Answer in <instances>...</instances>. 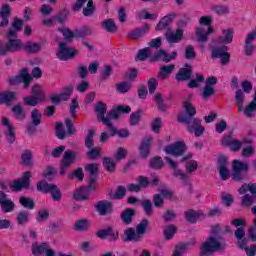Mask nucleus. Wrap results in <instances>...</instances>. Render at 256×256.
Wrapping results in <instances>:
<instances>
[{
    "label": "nucleus",
    "instance_id": "obj_1",
    "mask_svg": "<svg viewBox=\"0 0 256 256\" xmlns=\"http://www.w3.org/2000/svg\"><path fill=\"white\" fill-rule=\"evenodd\" d=\"M219 229V225L212 228V235L208 237L200 248V256L213 255V253H216V251L221 253L227 249V243L221 242L217 239V237H215V235L219 233Z\"/></svg>",
    "mask_w": 256,
    "mask_h": 256
},
{
    "label": "nucleus",
    "instance_id": "obj_2",
    "mask_svg": "<svg viewBox=\"0 0 256 256\" xmlns=\"http://www.w3.org/2000/svg\"><path fill=\"white\" fill-rule=\"evenodd\" d=\"M84 171L88 175L86 191H95L97 189V179H99V164L88 163L84 166Z\"/></svg>",
    "mask_w": 256,
    "mask_h": 256
},
{
    "label": "nucleus",
    "instance_id": "obj_3",
    "mask_svg": "<svg viewBox=\"0 0 256 256\" xmlns=\"http://www.w3.org/2000/svg\"><path fill=\"white\" fill-rule=\"evenodd\" d=\"M182 107L185 112H180L178 114V123H182L183 125H191L193 119H195V115H197V109L189 100H185Z\"/></svg>",
    "mask_w": 256,
    "mask_h": 256
},
{
    "label": "nucleus",
    "instance_id": "obj_4",
    "mask_svg": "<svg viewBox=\"0 0 256 256\" xmlns=\"http://www.w3.org/2000/svg\"><path fill=\"white\" fill-rule=\"evenodd\" d=\"M247 171H249V164L241 160H234L232 164V180L236 183H241L247 179Z\"/></svg>",
    "mask_w": 256,
    "mask_h": 256
},
{
    "label": "nucleus",
    "instance_id": "obj_5",
    "mask_svg": "<svg viewBox=\"0 0 256 256\" xmlns=\"http://www.w3.org/2000/svg\"><path fill=\"white\" fill-rule=\"evenodd\" d=\"M211 59H220L221 65H228V63H231V54L227 51H229V47L226 45L222 46H211Z\"/></svg>",
    "mask_w": 256,
    "mask_h": 256
},
{
    "label": "nucleus",
    "instance_id": "obj_6",
    "mask_svg": "<svg viewBox=\"0 0 256 256\" xmlns=\"http://www.w3.org/2000/svg\"><path fill=\"white\" fill-rule=\"evenodd\" d=\"M7 81L12 87L19 85V83H23V89H29V85H31V74H29L27 68H23L20 71V75L10 76Z\"/></svg>",
    "mask_w": 256,
    "mask_h": 256
},
{
    "label": "nucleus",
    "instance_id": "obj_7",
    "mask_svg": "<svg viewBox=\"0 0 256 256\" xmlns=\"http://www.w3.org/2000/svg\"><path fill=\"white\" fill-rule=\"evenodd\" d=\"M23 51V40L19 38H9L2 48L0 55L5 57L8 53H17Z\"/></svg>",
    "mask_w": 256,
    "mask_h": 256
},
{
    "label": "nucleus",
    "instance_id": "obj_8",
    "mask_svg": "<svg viewBox=\"0 0 256 256\" xmlns=\"http://www.w3.org/2000/svg\"><path fill=\"white\" fill-rule=\"evenodd\" d=\"M166 155H172V157H183L187 153V145L184 141H176L164 148Z\"/></svg>",
    "mask_w": 256,
    "mask_h": 256
},
{
    "label": "nucleus",
    "instance_id": "obj_9",
    "mask_svg": "<svg viewBox=\"0 0 256 256\" xmlns=\"http://www.w3.org/2000/svg\"><path fill=\"white\" fill-rule=\"evenodd\" d=\"M77 161V152L66 150L60 161V175H67V169Z\"/></svg>",
    "mask_w": 256,
    "mask_h": 256
},
{
    "label": "nucleus",
    "instance_id": "obj_10",
    "mask_svg": "<svg viewBox=\"0 0 256 256\" xmlns=\"http://www.w3.org/2000/svg\"><path fill=\"white\" fill-rule=\"evenodd\" d=\"M95 211L98 212L100 217H107L113 215L115 208L113 207V202L109 200H100L94 205Z\"/></svg>",
    "mask_w": 256,
    "mask_h": 256
},
{
    "label": "nucleus",
    "instance_id": "obj_11",
    "mask_svg": "<svg viewBox=\"0 0 256 256\" xmlns=\"http://www.w3.org/2000/svg\"><path fill=\"white\" fill-rule=\"evenodd\" d=\"M11 189L16 192L22 189H31V171L24 172L22 179L14 180Z\"/></svg>",
    "mask_w": 256,
    "mask_h": 256
},
{
    "label": "nucleus",
    "instance_id": "obj_12",
    "mask_svg": "<svg viewBox=\"0 0 256 256\" xmlns=\"http://www.w3.org/2000/svg\"><path fill=\"white\" fill-rule=\"evenodd\" d=\"M76 55L77 50L67 47V43L61 42L59 44L57 57L60 59V61H69V59H73V57Z\"/></svg>",
    "mask_w": 256,
    "mask_h": 256
},
{
    "label": "nucleus",
    "instance_id": "obj_13",
    "mask_svg": "<svg viewBox=\"0 0 256 256\" xmlns=\"http://www.w3.org/2000/svg\"><path fill=\"white\" fill-rule=\"evenodd\" d=\"M0 208L2 213H13L15 211V202L3 190L0 191Z\"/></svg>",
    "mask_w": 256,
    "mask_h": 256
},
{
    "label": "nucleus",
    "instance_id": "obj_14",
    "mask_svg": "<svg viewBox=\"0 0 256 256\" xmlns=\"http://www.w3.org/2000/svg\"><path fill=\"white\" fill-rule=\"evenodd\" d=\"M232 227L237 228L234 231V237L237 241H241V239L245 238V226L247 225V221L243 218H236L231 221Z\"/></svg>",
    "mask_w": 256,
    "mask_h": 256
},
{
    "label": "nucleus",
    "instance_id": "obj_15",
    "mask_svg": "<svg viewBox=\"0 0 256 256\" xmlns=\"http://www.w3.org/2000/svg\"><path fill=\"white\" fill-rule=\"evenodd\" d=\"M193 77V67L189 63H185L184 67L180 68L175 76L178 83L189 81Z\"/></svg>",
    "mask_w": 256,
    "mask_h": 256
},
{
    "label": "nucleus",
    "instance_id": "obj_16",
    "mask_svg": "<svg viewBox=\"0 0 256 256\" xmlns=\"http://www.w3.org/2000/svg\"><path fill=\"white\" fill-rule=\"evenodd\" d=\"M173 175L182 181L184 187H188L187 191L189 195H193V193H195V188H193V184L191 183V179H189V175L185 174L183 170L174 169Z\"/></svg>",
    "mask_w": 256,
    "mask_h": 256
},
{
    "label": "nucleus",
    "instance_id": "obj_17",
    "mask_svg": "<svg viewBox=\"0 0 256 256\" xmlns=\"http://www.w3.org/2000/svg\"><path fill=\"white\" fill-rule=\"evenodd\" d=\"M2 125L4 127H7V130L4 133L7 142L9 143V145H13V143H15V141L17 140V134L15 133V128H13V125L11 124V122L9 121V118L7 117L2 118Z\"/></svg>",
    "mask_w": 256,
    "mask_h": 256
},
{
    "label": "nucleus",
    "instance_id": "obj_18",
    "mask_svg": "<svg viewBox=\"0 0 256 256\" xmlns=\"http://www.w3.org/2000/svg\"><path fill=\"white\" fill-rule=\"evenodd\" d=\"M255 39H256V31H252L247 34L245 38L244 44V53L246 57H251L253 53H255Z\"/></svg>",
    "mask_w": 256,
    "mask_h": 256
},
{
    "label": "nucleus",
    "instance_id": "obj_19",
    "mask_svg": "<svg viewBox=\"0 0 256 256\" xmlns=\"http://www.w3.org/2000/svg\"><path fill=\"white\" fill-rule=\"evenodd\" d=\"M218 169L220 173V179H222V181H227V179L231 178V172L227 167V156L218 157Z\"/></svg>",
    "mask_w": 256,
    "mask_h": 256
},
{
    "label": "nucleus",
    "instance_id": "obj_20",
    "mask_svg": "<svg viewBox=\"0 0 256 256\" xmlns=\"http://www.w3.org/2000/svg\"><path fill=\"white\" fill-rule=\"evenodd\" d=\"M177 58V51H173L171 55L167 51L160 49L152 57V61H163V63H171L173 59Z\"/></svg>",
    "mask_w": 256,
    "mask_h": 256
},
{
    "label": "nucleus",
    "instance_id": "obj_21",
    "mask_svg": "<svg viewBox=\"0 0 256 256\" xmlns=\"http://www.w3.org/2000/svg\"><path fill=\"white\" fill-rule=\"evenodd\" d=\"M187 131L194 133L195 137H201L205 133V127L201 125V119L194 118L193 121L188 124Z\"/></svg>",
    "mask_w": 256,
    "mask_h": 256
},
{
    "label": "nucleus",
    "instance_id": "obj_22",
    "mask_svg": "<svg viewBox=\"0 0 256 256\" xmlns=\"http://www.w3.org/2000/svg\"><path fill=\"white\" fill-rule=\"evenodd\" d=\"M151 141H153L151 136H147L146 138L142 139L139 146V153L142 159H147V157L151 155Z\"/></svg>",
    "mask_w": 256,
    "mask_h": 256
},
{
    "label": "nucleus",
    "instance_id": "obj_23",
    "mask_svg": "<svg viewBox=\"0 0 256 256\" xmlns=\"http://www.w3.org/2000/svg\"><path fill=\"white\" fill-rule=\"evenodd\" d=\"M94 111L96 113L97 120L100 121V123H105V121H108L109 118L105 117V114L107 113V104L104 102H97L94 106Z\"/></svg>",
    "mask_w": 256,
    "mask_h": 256
},
{
    "label": "nucleus",
    "instance_id": "obj_24",
    "mask_svg": "<svg viewBox=\"0 0 256 256\" xmlns=\"http://www.w3.org/2000/svg\"><path fill=\"white\" fill-rule=\"evenodd\" d=\"M213 33V27L209 26L207 31L203 27L196 28V41L198 43H207L209 41V35Z\"/></svg>",
    "mask_w": 256,
    "mask_h": 256
},
{
    "label": "nucleus",
    "instance_id": "obj_25",
    "mask_svg": "<svg viewBox=\"0 0 256 256\" xmlns=\"http://www.w3.org/2000/svg\"><path fill=\"white\" fill-rule=\"evenodd\" d=\"M177 17V14L175 12H172L164 17L158 22V24L155 27L156 31H163V29H167L172 23V21H175V18Z\"/></svg>",
    "mask_w": 256,
    "mask_h": 256
},
{
    "label": "nucleus",
    "instance_id": "obj_26",
    "mask_svg": "<svg viewBox=\"0 0 256 256\" xmlns=\"http://www.w3.org/2000/svg\"><path fill=\"white\" fill-rule=\"evenodd\" d=\"M183 33V29H176L175 32L168 30L165 33V39L168 43H181V41H183Z\"/></svg>",
    "mask_w": 256,
    "mask_h": 256
},
{
    "label": "nucleus",
    "instance_id": "obj_27",
    "mask_svg": "<svg viewBox=\"0 0 256 256\" xmlns=\"http://www.w3.org/2000/svg\"><path fill=\"white\" fill-rule=\"evenodd\" d=\"M147 33H149V24H144L142 27L128 32L127 37L135 41V39H139V37H143V35H147Z\"/></svg>",
    "mask_w": 256,
    "mask_h": 256
},
{
    "label": "nucleus",
    "instance_id": "obj_28",
    "mask_svg": "<svg viewBox=\"0 0 256 256\" xmlns=\"http://www.w3.org/2000/svg\"><path fill=\"white\" fill-rule=\"evenodd\" d=\"M17 94L13 91H2L0 92V105H7V107L11 106V103L15 101Z\"/></svg>",
    "mask_w": 256,
    "mask_h": 256
},
{
    "label": "nucleus",
    "instance_id": "obj_29",
    "mask_svg": "<svg viewBox=\"0 0 256 256\" xmlns=\"http://www.w3.org/2000/svg\"><path fill=\"white\" fill-rule=\"evenodd\" d=\"M137 215V212L133 208H126L120 214V219L124 225H131L133 223V217Z\"/></svg>",
    "mask_w": 256,
    "mask_h": 256
},
{
    "label": "nucleus",
    "instance_id": "obj_30",
    "mask_svg": "<svg viewBox=\"0 0 256 256\" xmlns=\"http://www.w3.org/2000/svg\"><path fill=\"white\" fill-rule=\"evenodd\" d=\"M204 215L205 214H203V211H201V210L189 209L184 212V217H185L186 221L188 223H192V224L197 223V219H199V217H203Z\"/></svg>",
    "mask_w": 256,
    "mask_h": 256
},
{
    "label": "nucleus",
    "instance_id": "obj_31",
    "mask_svg": "<svg viewBox=\"0 0 256 256\" xmlns=\"http://www.w3.org/2000/svg\"><path fill=\"white\" fill-rule=\"evenodd\" d=\"M141 238H139L137 232L135 231V228L128 227L124 230V243H129L131 241L139 242Z\"/></svg>",
    "mask_w": 256,
    "mask_h": 256
},
{
    "label": "nucleus",
    "instance_id": "obj_32",
    "mask_svg": "<svg viewBox=\"0 0 256 256\" xmlns=\"http://www.w3.org/2000/svg\"><path fill=\"white\" fill-rule=\"evenodd\" d=\"M29 221H31L29 211L21 210L20 212H18L16 216V223L18 227H25V225H27Z\"/></svg>",
    "mask_w": 256,
    "mask_h": 256
},
{
    "label": "nucleus",
    "instance_id": "obj_33",
    "mask_svg": "<svg viewBox=\"0 0 256 256\" xmlns=\"http://www.w3.org/2000/svg\"><path fill=\"white\" fill-rule=\"evenodd\" d=\"M238 247L246 251L247 256H255L256 255V244H252L250 247H247V238L244 237L241 240H238Z\"/></svg>",
    "mask_w": 256,
    "mask_h": 256
},
{
    "label": "nucleus",
    "instance_id": "obj_34",
    "mask_svg": "<svg viewBox=\"0 0 256 256\" xmlns=\"http://www.w3.org/2000/svg\"><path fill=\"white\" fill-rule=\"evenodd\" d=\"M218 43H221L222 45H229L233 43V30H222V35L218 37Z\"/></svg>",
    "mask_w": 256,
    "mask_h": 256
},
{
    "label": "nucleus",
    "instance_id": "obj_35",
    "mask_svg": "<svg viewBox=\"0 0 256 256\" xmlns=\"http://www.w3.org/2000/svg\"><path fill=\"white\" fill-rule=\"evenodd\" d=\"M22 51H26L29 55H33L34 53H39V51H41V45L39 43L28 41L23 43Z\"/></svg>",
    "mask_w": 256,
    "mask_h": 256
},
{
    "label": "nucleus",
    "instance_id": "obj_36",
    "mask_svg": "<svg viewBox=\"0 0 256 256\" xmlns=\"http://www.w3.org/2000/svg\"><path fill=\"white\" fill-rule=\"evenodd\" d=\"M89 35H93V29L89 25L82 26L75 30L76 39H85V37H89Z\"/></svg>",
    "mask_w": 256,
    "mask_h": 256
},
{
    "label": "nucleus",
    "instance_id": "obj_37",
    "mask_svg": "<svg viewBox=\"0 0 256 256\" xmlns=\"http://www.w3.org/2000/svg\"><path fill=\"white\" fill-rule=\"evenodd\" d=\"M102 28L107 31V33H117V31H119V26H117L115 20L111 18L102 22Z\"/></svg>",
    "mask_w": 256,
    "mask_h": 256
},
{
    "label": "nucleus",
    "instance_id": "obj_38",
    "mask_svg": "<svg viewBox=\"0 0 256 256\" xmlns=\"http://www.w3.org/2000/svg\"><path fill=\"white\" fill-rule=\"evenodd\" d=\"M49 245L47 243H41L34 242L32 244V255L34 256H41L45 251H47V248Z\"/></svg>",
    "mask_w": 256,
    "mask_h": 256
},
{
    "label": "nucleus",
    "instance_id": "obj_39",
    "mask_svg": "<svg viewBox=\"0 0 256 256\" xmlns=\"http://www.w3.org/2000/svg\"><path fill=\"white\" fill-rule=\"evenodd\" d=\"M12 113L18 121H24L27 117V112L23 109V106L16 104L12 107Z\"/></svg>",
    "mask_w": 256,
    "mask_h": 256
},
{
    "label": "nucleus",
    "instance_id": "obj_40",
    "mask_svg": "<svg viewBox=\"0 0 256 256\" xmlns=\"http://www.w3.org/2000/svg\"><path fill=\"white\" fill-rule=\"evenodd\" d=\"M102 165L108 173H115V169L117 168L115 160L109 157L102 158Z\"/></svg>",
    "mask_w": 256,
    "mask_h": 256
},
{
    "label": "nucleus",
    "instance_id": "obj_41",
    "mask_svg": "<svg viewBox=\"0 0 256 256\" xmlns=\"http://www.w3.org/2000/svg\"><path fill=\"white\" fill-rule=\"evenodd\" d=\"M19 203L22 207H24V209H29L30 211L35 209V200H33V198L21 196L19 198Z\"/></svg>",
    "mask_w": 256,
    "mask_h": 256
},
{
    "label": "nucleus",
    "instance_id": "obj_42",
    "mask_svg": "<svg viewBox=\"0 0 256 256\" xmlns=\"http://www.w3.org/2000/svg\"><path fill=\"white\" fill-rule=\"evenodd\" d=\"M31 94L35 97L38 101L43 102L45 101V94L43 93V87L39 84H35L32 87Z\"/></svg>",
    "mask_w": 256,
    "mask_h": 256
},
{
    "label": "nucleus",
    "instance_id": "obj_43",
    "mask_svg": "<svg viewBox=\"0 0 256 256\" xmlns=\"http://www.w3.org/2000/svg\"><path fill=\"white\" fill-rule=\"evenodd\" d=\"M147 227H149V220L147 218H143L136 226V233L140 239L147 233Z\"/></svg>",
    "mask_w": 256,
    "mask_h": 256
},
{
    "label": "nucleus",
    "instance_id": "obj_44",
    "mask_svg": "<svg viewBox=\"0 0 256 256\" xmlns=\"http://www.w3.org/2000/svg\"><path fill=\"white\" fill-rule=\"evenodd\" d=\"M95 130L94 129H89L88 130V134L86 135L85 139H84V145L86 149H91L93 147H95Z\"/></svg>",
    "mask_w": 256,
    "mask_h": 256
},
{
    "label": "nucleus",
    "instance_id": "obj_45",
    "mask_svg": "<svg viewBox=\"0 0 256 256\" xmlns=\"http://www.w3.org/2000/svg\"><path fill=\"white\" fill-rule=\"evenodd\" d=\"M21 161L26 167H31V165H33V153L31 150L26 149L23 151L21 154Z\"/></svg>",
    "mask_w": 256,
    "mask_h": 256
},
{
    "label": "nucleus",
    "instance_id": "obj_46",
    "mask_svg": "<svg viewBox=\"0 0 256 256\" xmlns=\"http://www.w3.org/2000/svg\"><path fill=\"white\" fill-rule=\"evenodd\" d=\"M54 185L55 184H49V183L41 180L36 184V189H37V191H39V193L47 194V193H50V191L53 189Z\"/></svg>",
    "mask_w": 256,
    "mask_h": 256
},
{
    "label": "nucleus",
    "instance_id": "obj_47",
    "mask_svg": "<svg viewBox=\"0 0 256 256\" xmlns=\"http://www.w3.org/2000/svg\"><path fill=\"white\" fill-rule=\"evenodd\" d=\"M163 165H165V162H163V158L161 156H154L150 160V168L155 169L156 171L163 169Z\"/></svg>",
    "mask_w": 256,
    "mask_h": 256
},
{
    "label": "nucleus",
    "instance_id": "obj_48",
    "mask_svg": "<svg viewBox=\"0 0 256 256\" xmlns=\"http://www.w3.org/2000/svg\"><path fill=\"white\" fill-rule=\"evenodd\" d=\"M86 157H88L91 161L99 159V157H101V147L93 146L92 148H88Z\"/></svg>",
    "mask_w": 256,
    "mask_h": 256
},
{
    "label": "nucleus",
    "instance_id": "obj_49",
    "mask_svg": "<svg viewBox=\"0 0 256 256\" xmlns=\"http://www.w3.org/2000/svg\"><path fill=\"white\" fill-rule=\"evenodd\" d=\"M163 233H164L165 239L167 241H171V239L175 237V233H177V227H175V225L173 224H169L165 226Z\"/></svg>",
    "mask_w": 256,
    "mask_h": 256
},
{
    "label": "nucleus",
    "instance_id": "obj_50",
    "mask_svg": "<svg viewBox=\"0 0 256 256\" xmlns=\"http://www.w3.org/2000/svg\"><path fill=\"white\" fill-rule=\"evenodd\" d=\"M75 90V87L73 85L65 86L62 89V92L60 93V97L62 98V101H69L71 99V96L73 95V91Z\"/></svg>",
    "mask_w": 256,
    "mask_h": 256
},
{
    "label": "nucleus",
    "instance_id": "obj_51",
    "mask_svg": "<svg viewBox=\"0 0 256 256\" xmlns=\"http://www.w3.org/2000/svg\"><path fill=\"white\" fill-rule=\"evenodd\" d=\"M173 69H175V64L160 67L158 77L163 80L167 79V75H171V73H173Z\"/></svg>",
    "mask_w": 256,
    "mask_h": 256
},
{
    "label": "nucleus",
    "instance_id": "obj_52",
    "mask_svg": "<svg viewBox=\"0 0 256 256\" xmlns=\"http://www.w3.org/2000/svg\"><path fill=\"white\" fill-rule=\"evenodd\" d=\"M184 57L188 61H193L197 59V52L195 51V47L193 45H187L184 51Z\"/></svg>",
    "mask_w": 256,
    "mask_h": 256
},
{
    "label": "nucleus",
    "instance_id": "obj_53",
    "mask_svg": "<svg viewBox=\"0 0 256 256\" xmlns=\"http://www.w3.org/2000/svg\"><path fill=\"white\" fill-rule=\"evenodd\" d=\"M116 91L120 95H125V93H129L131 91V83L124 81L116 84Z\"/></svg>",
    "mask_w": 256,
    "mask_h": 256
},
{
    "label": "nucleus",
    "instance_id": "obj_54",
    "mask_svg": "<svg viewBox=\"0 0 256 256\" xmlns=\"http://www.w3.org/2000/svg\"><path fill=\"white\" fill-rule=\"evenodd\" d=\"M84 17H92L95 14V2L93 0H88L87 5L82 10Z\"/></svg>",
    "mask_w": 256,
    "mask_h": 256
},
{
    "label": "nucleus",
    "instance_id": "obj_55",
    "mask_svg": "<svg viewBox=\"0 0 256 256\" xmlns=\"http://www.w3.org/2000/svg\"><path fill=\"white\" fill-rule=\"evenodd\" d=\"M89 220L87 219H80L76 220L74 223V229L75 231H87L89 229Z\"/></svg>",
    "mask_w": 256,
    "mask_h": 256
},
{
    "label": "nucleus",
    "instance_id": "obj_56",
    "mask_svg": "<svg viewBox=\"0 0 256 256\" xmlns=\"http://www.w3.org/2000/svg\"><path fill=\"white\" fill-rule=\"evenodd\" d=\"M41 113L37 108H34L31 111V124L34 125V127H39L41 125Z\"/></svg>",
    "mask_w": 256,
    "mask_h": 256
},
{
    "label": "nucleus",
    "instance_id": "obj_57",
    "mask_svg": "<svg viewBox=\"0 0 256 256\" xmlns=\"http://www.w3.org/2000/svg\"><path fill=\"white\" fill-rule=\"evenodd\" d=\"M143 115V110L139 109L135 112H132L130 115L129 123L131 127H135L141 121V116Z\"/></svg>",
    "mask_w": 256,
    "mask_h": 256
},
{
    "label": "nucleus",
    "instance_id": "obj_58",
    "mask_svg": "<svg viewBox=\"0 0 256 256\" xmlns=\"http://www.w3.org/2000/svg\"><path fill=\"white\" fill-rule=\"evenodd\" d=\"M69 16V11L67 9L62 10L60 13L53 15V19L55 23H59L63 25L67 21V17Z\"/></svg>",
    "mask_w": 256,
    "mask_h": 256
},
{
    "label": "nucleus",
    "instance_id": "obj_59",
    "mask_svg": "<svg viewBox=\"0 0 256 256\" xmlns=\"http://www.w3.org/2000/svg\"><path fill=\"white\" fill-rule=\"evenodd\" d=\"M59 33H62L64 39L71 43L73 41V37H75V30L71 31V29L67 27L58 28Z\"/></svg>",
    "mask_w": 256,
    "mask_h": 256
},
{
    "label": "nucleus",
    "instance_id": "obj_60",
    "mask_svg": "<svg viewBox=\"0 0 256 256\" xmlns=\"http://www.w3.org/2000/svg\"><path fill=\"white\" fill-rule=\"evenodd\" d=\"M75 201H87L89 199V195L85 193V187H80L73 194Z\"/></svg>",
    "mask_w": 256,
    "mask_h": 256
},
{
    "label": "nucleus",
    "instance_id": "obj_61",
    "mask_svg": "<svg viewBox=\"0 0 256 256\" xmlns=\"http://www.w3.org/2000/svg\"><path fill=\"white\" fill-rule=\"evenodd\" d=\"M142 209L147 215V217H151L153 215V203L149 199H145L142 201Z\"/></svg>",
    "mask_w": 256,
    "mask_h": 256
},
{
    "label": "nucleus",
    "instance_id": "obj_62",
    "mask_svg": "<svg viewBox=\"0 0 256 256\" xmlns=\"http://www.w3.org/2000/svg\"><path fill=\"white\" fill-rule=\"evenodd\" d=\"M151 57V49L150 48H144L138 51V54L136 55V59L138 61H146Z\"/></svg>",
    "mask_w": 256,
    "mask_h": 256
},
{
    "label": "nucleus",
    "instance_id": "obj_63",
    "mask_svg": "<svg viewBox=\"0 0 256 256\" xmlns=\"http://www.w3.org/2000/svg\"><path fill=\"white\" fill-rule=\"evenodd\" d=\"M211 10L216 15H228L229 13V7H227L226 5H215L212 6Z\"/></svg>",
    "mask_w": 256,
    "mask_h": 256
},
{
    "label": "nucleus",
    "instance_id": "obj_64",
    "mask_svg": "<svg viewBox=\"0 0 256 256\" xmlns=\"http://www.w3.org/2000/svg\"><path fill=\"white\" fill-rule=\"evenodd\" d=\"M35 219L36 223H43V221H47V219H49V210L43 209L38 211Z\"/></svg>",
    "mask_w": 256,
    "mask_h": 256
}]
</instances>
